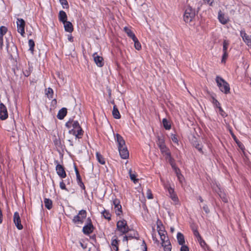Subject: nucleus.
Masks as SVG:
<instances>
[{"instance_id": "obj_54", "label": "nucleus", "mask_w": 251, "mask_h": 251, "mask_svg": "<svg viewBox=\"0 0 251 251\" xmlns=\"http://www.w3.org/2000/svg\"><path fill=\"white\" fill-rule=\"evenodd\" d=\"M203 209L206 213H208L209 212V209L207 205H205L203 206Z\"/></svg>"}, {"instance_id": "obj_46", "label": "nucleus", "mask_w": 251, "mask_h": 251, "mask_svg": "<svg viewBox=\"0 0 251 251\" xmlns=\"http://www.w3.org/2000/svg\"><path fill=\"white\" fill-rule=\"evenodd\" d=\"M147 197L149 199H151L153 198L150 189H148L147 191Z\"/></svg>"}, {"instance_id": "obj_24", "label": "nucleus", "mask_w": 251, "mask_h": 251, "mask_svg": "<svg viewBox=\"0 0 251 251\" xmlns=\"http://www.w3.org/2000/svg\"><path fill=\"white\" fill-rule=\"evenodd\" d=\"M177 239L178 243L179 245H183L184 244V243H185L184 237L182 233H181L180 232H178L177 233Z\"/></svg>"}, {"instance_id": "obj_12", "label": "nucleus", "mask_w": 251, "mask_h": 251, "mask_svg": "<svg viewBox=\"0 0 251 251\" xmlns=\"http://www.w3.org/2000/svg\"><path fill=\"white\" fill-rule=\"evenodd\" d=\"M93 57L94 62L98 67L103 66L104 65L103 59L101 56L98 55L97 53L95 52L93 54Z\"/></svg>"}, {"instance_id": "obj_37", "label": "nucleus", "mask_w": 251, "mask_h": 251, "mask_svg": "<svg viewBox=\"0 0 251 251\" xmlns=\"http://www.w3.org/2000/svg\"><path fill=\"white\" fill-rule=\"evenodd\" d=\"M157 230H158V234L160 236H161V235H165L166 234L165 231H164L163 229H162V227H160L159 226V225L157 226Z\"/></svg>"}, {"instance_id": "obj_48", "label": "nucleus", "mask_w": 251, "mask_h": 251, "mask_svg": "<svg viewBox=\"0 0 251 251\" xmlns=\"http://www.w3.org/2000/svg\"><path fill=\"white\" fill-rule=\"evenodd\" d=\"M171 139H172V140L175 143H176V144H178V140H177V138L176 137V135L175 134H172L171 135Z\"/></svg>"}, {"instance_id": "obj_23", "label": "nucleus", "mask_w": 251, "mask_h": 251, "mask_svg": "<svg viewBox=\"0 0 251 251\" xmlns=\"http://www.w3.org/2000/svg\"><path fill=\"white\" fill-rule=\"evenodd\" d=\"M128 232L129 233L127 234V236L129 237V240L137 238L138 234L136 231L129 229Z\"/></svg>"}, {"instance_id": "obj_44", "label": "nucleus", "mask_w": 251, "mask_h": 251, "mask_svg": "<svg viewBox=\"0 0 251 251\" xmlns=\"http://www.w3.org/2000/svg\"><path fill=\"white\" fill-rule=\"evenodd\" d=\"M76 178H77L78 184L79 185V186L81 187H82L83 188H84V184L83 183V182H82V181L81 180L80 176H79V178L76 177Z\"/></svg>"}, {"instance_id": "obj_7", "label": "nucleus", "mask_w": 251, "mask_h": 251, "mask_svg": "<svg viewBox=\"0 0 251 251\" xmlns=\"http://www.w3.org/2000/svg\"><path fill=\"white\" fill-rule=\"evenodd\" d=\"M215 191L218 194L219 197L225 202H227L228 199L225 192L221 189L220 185L216 184V187L214 188Z\"/></svg>"}, {"instance_id": "obj_53", "label": "nucleus", "mask_w": 251, "mask_h": 251, "mask_svg": "<svg viewBox=\"0 0 251 251\" xmlns=\"http://www.w3.org/2000/svg\"><path fill=\"white\" fill-rule=\"evenodd\" d=\"M204 1L210 6H212L214 3V0H204Z\"/></svg>"}, {"instance_id": "obj_34", "label": "nucleus", "mask_w": 251, "mask_h": 251, "mask_svg": "<svg viewBox=\"0 0 251 251\" xmlns=\"http://www.w3.org/2000/svg\"><path fill=\"white\" fill-rule=\"evenodd\" d=\"M115 208V213L117 215H120L122 211V206L119 204L117 206H116Z\"/></svg>"}, {"instance_id": "obj_38", "label": "nucleus", "mask_w": 251, "mask_h": 251, "mask_svg": "<svg viewBox=\"0 0 251 251\" xmlns=\"http://www.w3.org/2000/svg\"><path fill=\"white\" fill-rule=\"evenodd\" d=\"M118 242L117 239H114L112 240L111 245L113 246H114L116 247V251L118 250Z\"/></svg>"}, {"instance_id": "obj_32", "label": "nucleus", "mask_w": 251, "mask_h": 251, "mask_svg": "<svg viewBox=\"0 0 251 251\" xmlns=\"http://www.w3.org/2000/svg\"><path fill=\"white\" fill-rule=\"evenodd\" d=\"M129 175L130 179L134 182V183H136L138 181V179H136V175H135L134 174H132L131 169H130L129 170Z\"/></svg>"}, {"instance_id": "obj_19", "label": "nucleus", "mask_w": 251, "mask_h": 251, "mask_svg": "<svg viewBox=\"0 0 251 251\" xmlns=\"http://www.w3.org/2000/svg\"><path fill=\"white\" fill-rule=\"evenodd\" d=\"M162 246L164 248V251H171L172 246L169 239L162 242Z\"/></svg>"}, {"instance_id": "obj_42", "label": "nucleus", "mask_w": 251, "mask_h": 251, "mask_svg": "<svg viewBox=\"0 0 251 251\" xmlns=\"http://www.w3.org/2000/svg\"><path fill=\"white\" fill-rule=\"evenodd\" d=\"M170 197L174 201H175V202L178 201V198L175 193L170 195Z\"/></svg>"}, {"instance_id": "obj_25", "label": "nucleus", "mask_w": 251, "mask_h": 251, "mask_svg": "<svg viewBox=\"0 0 251 251\" xmlns=\"http://www.w3.org/2000/svg\"><path fill=\"white\" fill-rule=\"evenodd\" d=\"M124 30L125 32L127 34L128 36L131 38L132 39L136 37L134 33L127 27H125Z\"/></svg>"}, {"instance_id": "obj_28", "label": "nucleus", "mask_w": 251, "mask_h": 251, "mask_svg": "<svg viewBox=\"0 0 251 251\" xmlns=\"http://www.w3.org/2000/svg\"><path fill=\"white\" fill-rule=\"evenodd\" d=\"M133 41L134 42V47L135 48L138 50H139L141 49V45L139 41H138V39L136 37L135 38L132 39Z\"/></svg>"}, {"instance_id": "obj_56", "label": "nucleus", "mask_w": 251, "mask_h": 251, "mask_svg": "<svg viewBox=\"0 0 251 251\" xmlns=\"http://www.w3.org/2000/svg\"><path fill=\"white\" fill-rule=\"evenodd\" d=\"M198 240L199 241L200 244L201 245V246L203 247L205 245V242L203 240H202V239H201V240H200V239H198Z\"/></svg>"}, {"instance_id": "obj_17", "label": "nucleus", "mask_w": 251, "mask_h": 251, "mask_svg": "<svg viewBox=\"0 0 251 251\" xmlns=\"http://www.w3.org/2000/svg\"><path fill=\"white\" fill-rule=\"evenodd\" d=\"M64 24V28L66 31L71 33L73 31V26L70 22L66 21Z\"/></svg>"}, {"instance_id": "obj_8", "label": "nucleus", "mask_w": 251, "mask_h": 251, "mask_svg": "<svg viewBox=\"0 0 251 251\" xmlns=\"http://www.w3.org/2000/svg\"><path fill=\"white\" fill-rule=\"evenodd\" d=\"M240 36L246 45L251 47V35H248L245 32V30H241L240 31Z\"/></svg>"}, {"instance_id": "obj_39", "label": "nucleus", "mask_w": 251, "mask_h": 251, "mask_svg": "<svg viewBox=\"0 0 251 251\" xmlns=\"http://www.w3.org/2000/svg\"><path fill=\"white\" fill-rule=\"evenodd\" d=\"M102 214H103V216H104V217L105 219H108V220H110L111 219L110 213L106 210H104Z\"/></svg>"}, {"instance_id": "obj_31", "label": "nucleus", "mask_w": 251, "mask_h": 251, "mask_svg": "<svg viewBox=\"0 0 251 251\" xmlns=\"http://www.w3.org/2000/svg\"><path fill=\"white\" fill-rule=\"evenodd\" d=\"M96 157L98 160V161L101 164H105V161L104 159L103 158L102 155L100 154L99 152H97L96 153Z\"/></svg>"}, {"instance_id": "obj_51", "label": "nucleus", "mask_w": 251, "mask_h": 251, "mask_svg": "<svg viewBox=\"0 0 251 251\" xmlns=\"http://www.w3.org/2000/svg\"><path fill=\"white\" fill-rule=\"evenodd\" d=\"M181 246H182L180 248V251H189V249L187 246L184 245Z\"/></svg>"}, {"instance_id": "obj_20", "label": "nucleus", "mask_w": 251, "mask_h": 251, "mask_svg": "<svg viewBox=\"0 0 251 251\" xmlns=\"http://www.w3.org/2000/svg\"><path fill=\"white\" fill-rule=\"evenodd\" d=\"M67 114V109L66 108H62L61 109L57 115L58 119L60 120L63 119Z\"/></svg>"}, {"instance_id": "obj_55", "label": "nucleus", "mask_w": 251, "mask_h": 251, "mask_svg": "<svg viewBox=\"0 0 251 251\" xmlns=\"http://www.w3.org/2000/svg\"><path fill=\"white\" fill-rule=\"evenodd\" d=\"M168 192L170 195H172L173 194H174V190L171 187H169L168 188Z\"/></svg>"}, {"instance_id": "obj_50", "label": "nucleus", "mask_w": 251, "mask_h": 251, "mask_svg": "<svg viewBox=\"0 0 251 251\" xmlns=\"http://www.w3.org/2000/svg\"><path fill=\"white\" fill-rule=\"evenodd\" d=\"M160 239L162 241V242H163L164 241H165L166 240L169 239V238L168 236H167L165 235H161V236H160Z\"/></svg>"}, {"instance_id": "obj_29", "label": "nucleus", "mask_w": 251, "mask_h": 251, "mask_svg": "<svg viewBox=\"0 0 251 251\" xmlns=\"http://www.w3.org/2000/svg\"><path fill=\"white\" fill-rule=\"evenodd\" d=\"M28 46L29 47V50L31 51V53L33 54L34 53V48L35 46L34 42L32 39H29L28 40Z\"/></svg>"}, {"instance_id": "obj_3", "label": "nucleus", "mask_w": 251, "mask_h": 251, "mask_svg": "<svg viewBox=\"0 0 251 251\" xmlns=\"http://www.w3.org/2000/svg\"><path fill=\"white\" fill-rule=\"evenodd\" d=\"M195 16V10L191 7L188 6L184 14V20L186 23H190Z\"/></svg>"}, {"instance_id": "obj_47", "label": "nucleus", "mask_w": 251, "mask_h": 251, "mask_svg": "<svg viewBox=\"0 0 251 251\" xmlns=\"http://www.w3.org/2000/svg\"><path fill=\"white\" fill-rule=\"evenodd\" d=\"M224 52V53H223V57H222V62L225 63L226 62V59L227 57L228 54H227V52Z\"/></svg>"}, {"instance_id": "obj_59", "label": "nucleus", "mask_w": 251, "mask_h": 251, "mask_svg": "<svg viewBox=\"0 0 251 251\" xmlns=\"http://www.w3.org/2000/svg\"><path fill=\"white\" fill-rule=\"evenodd\" d=\"M75 172L76 177L79 178V176H80V175L79 174L78 170L77 169V168L76 167H75Z\"/></svg>"}, {"instance_id": "obj_16", "label": "nucleus", "mask_w": 251, "mask_h": 251, "mask_svg": "<svg viewBox=\"0 0 251 251\" xmlns=\"http://www.w3.org/2000/svg\"><path fill=\"white\" fill-rule=\"evenodd\" d=\"M116 137L118 144V149L126 147L125 141L120 134H117Z\"/></svg>"}, {"instance_id": "obj_45", "label": "nucleus", "mask_w": 251, "mask_h": 251, "mask_svg": "<svg viewBox=\"0 0 251 251\" xmlns=\"http://www.w3.org/2000/svg\"><path fill=\"white\" fill-rule=\"evenodd\" d=\"M193 232L194 235L198 238V239H200V240H201V237L197 229H194Z\"/></svg>"}, {"instance_id": "obj_58", "label": "nucleus", "mask_w": 251, "mask_h": 251, "mask_svg": "<svg viewBox=\"0 0 251 251\" xmlns=\"http://www.w3.org/2000/svg\"><path fill=\"white\" fill-rule=\"evenodd\" d=\"M214 103L218 108H219V107H221L220 103L217 100H215Z\"/></svg>"}, {"instance_id": "obj_60", "label": "nucleus", "mask_w": 251, "mask_h": 251, "mask_svg": "<svg viewBox=\"0 0 251 251\" xmlns=\"http://www.w3.org/2000/svg\"><path fill=\"white\" fill-rule=\"evenodd\" d=\"M68 39L70 41V42H73V36L71 35H69L68 36Z\"/></svg>"}, {"instance_id": "obj_30", "label": "nucleus", "mask_w": 251, "mask_h": 251, "mask_svg": "<svg viewBox=\"0 0 251 251\" xmlns=\"http://www.w3.org/2000/svg\"><path fill=\"white\" fill-rule=\"evenodd\" d=\"M53 94V91L51 88H48L46 90V94L49 98H52Z\"/></svg>"}, {"instance_id": "obj_43", "label": "nucleus", "mask_w": 251, "mask_h": 251, "mask_svg": "<svg viewBox=\"0 0 251 251\" xmlns=\"http://www.w3.org/2000/svg\"><path fill=\"white\" fill-rule=\"evenodd\" d=\"M195 148L201 152H202V146L199 143H197L194 145Z\"/></svg>"}, {"instance_id": "obj_14", "label": "nucleus", "mask_w": 251, "mask_h": 251, "mask_svg": "<svg viewBox=\"0 0 251 251\" xmlns=\"http://www.w3.org/2000/svg\"><path fill=\"white\" fill-rule=\"evenodd\" d=\"M56 170L57 175L61 178H65L66 176L64 168L62 165L57 164L56 167Z\"/></svg>"}, {"instance_id": "obj_33", "label": "nucleus", "mask_w": 251, "mask_h": 251, "mask_svg": "<svg viewBox=\"0 0 251 251\" xmlns=\"http://www.w3.org/2000/svg\"><path fill=\"white\" fill-rule=\"evenodd\" d=\"M7 31V28L6 27L4 26H1L0 27V36H3Z\"/></svg>"}, {"instance_id": "obj_40", "label": "nucleus", "mask_w": 251, "mask_h": 251, "mask_svg": "<svg viewBox=\"0 0 251 251\" xmlns=\"http://www.w3.org/2000/svg\"><path fill=\"white\" fill-rule=\"evenodd\" d=\"M72 125L73 127V129L74 128H79V124L77 121H72Z\"/></svg>"}, {"instance_id": "obj_61", "label": "nucleus", "mask_w": 251, "mask_h": 251, "mask_svg": "<svg viewBox=\"0 0 251 251\" xmlns=\"http://www.w3.org/2000/svg\"><path fill=\"white\" fill-rule=\"evenodd\" d=\"M72 126V122H70V121L67 122L66 124V126L67 127H68V128H70L71 127V126Z\"/></svg>"}, {"instance_id": "obj_35", "label": "nucleus", "mask_w": 251, "mask_h": 251, "mask_svg": "<svg viewBox=\"0 0 251 251\" xmlns=\"http://www.w3.org/2000/svg\"><path fill=\"white\" fill-rule=\"evenodd\" d=\"M229 45V42L226 40H224L223 42V52H227V49Z\"/></svg>"}, {"instance_id": "obj_64", "label": "nucleus", "mask_w": 251, "mask_h": 251, "mask_svg": "<svg viewBox=\"0 0 251 251\" xmlns=\"http://www.w3.org/2000/svg\"><path fill=\"white\" fill-rule=\"evenodd\" d=\"M24 73L25 76H28L30 74L29 72H26L25 73L24 72Z\"/></svg>"}, {"instance_id": "obj_9", "label": "nucleus", "mask_w": 251, "mask_h": 251, "mask_svg": "<svg viewBox=\"0 0 251 251\" xmlns=\"http://www.w3.org/2000/svg\"><path fill=\"white\" fill-rule=\"evenodd\" d=\"M13 221L15 226L18 229L21 230L23 228V227L21 224V218L18 212H15L14 213Z\"/></svg>"}, {"instance_id": "obj_62", "label": "nucleus", "mask_w": 251, "mask_h": 251, "mask_svg": "<svg viewBox=\"0 0 251 251\" xmlns=\"http://www.w3.org/2000/svg\"><path fill=\"white\" fill-rule=\"evenodd\" d=\"M128 240H129V237H128L127 235H125L123 238V241L127 242Z\"/></svg>"}, {"instance_id": "obj_41", "label": "nucleus", "mask_w": 251, "mask_h": 251, "mask_svg": "<svg viewBox=\"0 0 251 251\" xmlns=\"http://www.w3.org/2000/svg\"><path fill=\"white\" fill-rule=\"evenodd\" d=\"M219 112L220 114L223 117H225L227 116V114L223 110L221 107H219Z\"/></svg>"}, {"instance_id": "obj_36", "label": "nucleus", "mask_w": 251, "mask_h": 251, "mask_svg": "<svg viewBox=\"0 0 251 251\" xmlns=\"http://www.w3.org/2000/svg\"><path fill=\"white\" fill-rule=\"evenodd\" d=\"M59 1L62 5L63 8H68L69 4L67 0H59Z\"/></svg>"}, {"instance_id": "obj_63", "label": "nucleus", "mask_w": 251, "mask_h": 251, "mask_svg": "<svg viewBox=\"0 0 251 251\" xmlns=\"http://www.w3.org/2000/svg\"><path fill=\"white\" fill-rule=\"evenodd\" d=\"M177 175L178 179H179V181L180 182H182L181 178L182 177V176L180 175H178L177 173Z\"/></svg>"}, {"instance_id": "obj_13", "label": "nucleus", "mask_w": 251, "mask_h": 251, "mask_svg": "<svg viewBox=\"0 0 251 251\" xmlns=\"http://www.w3.org/2000/svg\"><path fill=\"white\" fill-rule=\"evenodd\" d=\"M89 223L83 227V232L85 234H89L93 231V226L91 224V220L88 219Z\"/></svg>"}, {"instance_id": "obj_1", "label": "nucleus", "mask_w": 251, "mask_h": 251, "mask_svg": "<svg viewBox=\"0 0 251 251\" xmlns=\"http://www.w3.org/2000/svg\"><path fill=\"white\" fill-rule=\"evenodd\" d=\"M157 140L156 141L157 145L159 148L161 153L166 156V158H171V153L169 150L167 148L165 144V140L162 137L158 136Z\"/></svg>"}, {"instance_id": "obj_21", "label": "nucleus", "mask_w": 251, "mask_h": 251, "mask_svg": "<svg viewBox=\"0 0 251 251\" xmlns=\"http://www.w3.org/2000/svg\"><path fill=\"white\" fill-rule=\"evenodd\" d=\"M59 20L60 22L62 23H64L67 21V15L64 11H60L59 13Z\"/></svg>"}, {"instance_id": "obj_11", "label": "nucleus", "mask_w": 251, "mask_h": 251, "mask_svg": "<svg viewBox=\"0 0 251 251\" xmlns=\"http://www.w3.org/2000/svg\"><path fill=\"white\" fill-rule=\"evenodd\" d=\"M69 132L70 134L75 135L76 138H81L83 135V131L80 126H79V128L72 129L69 130Z\"/></svg>"}, {"instance_id": "obj_5", "label": "nucleus", "mask_w": 251, "mask_h": 251, "mask_svg": "<svg viewBox=\"0 0 251 251\" xmlns=\"http://www.w3.org/2000/svg\"><path fill=\"white\" fill-rule=\"evenodd\" d=\"M86 217V212L85 210H81L79 211L78 214L74 217L73 221L77 225L82 224L84 220Z\"/></svg>"}, {"instance_id": "obj_15", "label": "nucleus", "mask_w": 251, "mask_h": 251, "mask_svg": "<svg viewBox=\"0 0 251 251\" xmlns=\"http://www.w3.org/2000/svg\"><path fill=\"white\" fill-rule=\"evenodd\" d=\"M120 155L122 158L126 159L129 156L128 151L126 147L118 149Z\"/></svg>"}, {"instance_id": "obj_4", "label": "nucleus", "mask_w": 251, "mask_h": 251, "mask_svg": "<svg viewBox=\"0 0 251 251\" xmlns=\"http://www.w3.org/2000/svg\"><path fill=\"white\" fill-rule=\"evenodd\" d=\"M117 230L119 231L121 234H125L128 232L129 228L125 220H120L117 222Z\"/></svg>"}, {"instance_id": "obj_26", "label": "nucleus", "mask_w": 251, "mask_h": 251, "mask_svg": "<svg viewBox=\"0 0 251 251\" xmlns=\"http://www.w3.org/2000/svg\"><path fill=\"white\" fill-rule=\"evenodd\" d=\"M44 203L45 207L48 209H50L52 208V201L49 199L45 198L44 199Z\"/></svg>"}, {"instance_id": "obj_57", "label": "nucleus", "mask_w": 251, "mask_h": 251, "mask_svg": "<svg viewBox=\"0 0 251 251\" xmlns=\"http://www.w3.org/2000/svg\"><path fill=\"white\" fill-rule=\"evenodd\" d=\"M3 46V36H0V48L1 49Z\"/></svg>"}, {"instance_id": "obj_2", "label": "nucleus", "mask_w": 251, "mask_h": 251, "mask_svg": "<svg viewBox=\"0 0 251 251\" xmlns=\"http://www.w3.org/2000/svg\"><path fill=\"white\" fill-rule=\"evenodd\" d=\"M216 81L220 90L226 94L230 92V87L228 83L222 77L217 76L216 78Z\"/></svg>"}, {"instance_id": "obj_52", "label": "nucleus", "mask_w": 251, "mask_h": 251, "mask_svg": "<svg viewBox=\"0 0 251 251\" xmlns=\"http://www.w3.org/2000/svg\"><path fill=\"white\" fill-rule=\"evenodd\" d=\"M60 187L62 189L66 190V185L63 182V181L60 182Z\"/></svg>"}, {"instance_id": "obj_27", "label": "nucleus", "mask_w": 251, "mask_h": 251, "mask_svg": "<svg viewBox=\"0 0 251 251\" xmlns=\"http://www.w3.org/2000/svg\"><path fill=\"white\" fill-rule=\"evenodd\" d=\"M162 123H163L164 127L166 130H169L171 128V126L170 123L166 119L164 118L163 119Z\"/></svg>"}, {"instance_id": "obj_6", "label": "nucleus", "mask_w": 251, "mask_h": 251, "mask_svg": "<svg viewBox=\"0 0 251 251\" xmlns=\"http://www.w3.org/2000/svg\"><path fill=\"white\" fill-rule=\"evenodd\" d=\"M17 30L22 36L25 34V22L23 19H18L17 21Z\"/></svg>"}, {"instance_id": "obj_49", "label": "nucleus", "mask_w": 251, "mask_h": 251, "mask_svg": "<svg viewBox=\"0 0 251 251\" xmlns=\"http://www.w3.org/2000/svg\"><path fill=\"white\" fill-rule=\"evenodd\" d=\"M120 203V201L117 199H115L113 201V204L114 205V208L119 205Z\"/></svg>"}, {"instance_id": "obj_22", "label": "nucleus", "mask_w": 251, "mask_h": 251, "mask_svg": "<svg viewBox=\"0 0 251 251\" xmlns=\"http://www.w3.org/2000/svg\"><path fill=\"white\" fill-rule=\"evenodd\" d=\"M112 115L115 119H119L121 118V115L120 112L116 106V105H114L113 106V109L112 111Z\"/></svg>"}, {"instance_id": "obj_18", "label": "nucleus", "mask_w": 251, "mask_h": 251, "mask_svg": "<svg viewBox=\"0 0 251 251\" xmlns=\"http://www.w3.org/2000/svg\"><path fill=\"white\" fill-rule=\"evenodd\" d=\"M218 19L222 24H226L227 23V18L225 16V14L221 11H220L218 13Z\"/></svg>"}, {"instance_id": "obj_10", "label": "nucleus", "mask_w": 251, "mask_h": 251, "mask_svg": "<svg viewBox=\"0 0 251 251\" xmlns=\"http://www.w3.org/2000/svg\"><path fill=\"white\" fill-rule=\"evenodd\" d=\"M8 117V113L5 106L2 103L0 104V119L4 120Z\"/></svg>"}]
</instances>
